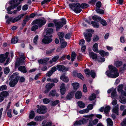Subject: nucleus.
I'll list each match as a JSON object with an SVG mask.
<instances>
[{
	"label": "nucleus",
	"mask_w": 126,
	"mask_h": 126,
	"mask_svg": "<svg viewBox=\"0 0 126 126\" xmlns=\"http://www.w3.org/2000/svg\"><path fill=\"white\" fill-rule=\"evenodd\" d=\"M122 64V62L121 61H117L114 63L115 65L117 67L120 66Z\"/></svg>",
	"instance_id": "nucleus-39"
},
{
	"label": "nucleus",
	"mask_w": 126,
	"mask_h": 126,
	"mask_svg": "<svg viewBox=\"0 0 126 126\" xmlns=\"http://www.w3.org/2000/svg\"><path fill=\"white\" fill-rule=\"evenodd\" d=\"M49 59V58H46L44 59L39 60L38 62L39 63L41 64L45 63L47 62Z\"/></svg>",
	"instance_id": "nucleus-20"
},
{
	"label": "nucleus",
	"mask_w": 126,
	"mask_h": 126,
	"mask_svg": "<svg viewBox=\"0 0 126 126\" xmlns=\"http://www.w3.org/2000/svg\"><path fill=\"white\" fill-rule=\"evenodd\" d=\"M24 15V14H22L20 15L13 19L11 21L13 23H15L17 22L20 20L22 18Z\"/></svg>",
	"instance_id": "nucleus-12"
},
{
	"label": "nucleus",
	"mask_w": 126,
	"mask_h": 126,
	"mask_svg": "<svg viewBox=\"0 0 126 126\" xmlns=\"http://www.w3.org/2000/svg\"><path fill=\"white\" fill-rule=\"evenodd\" d=\"M77 104L79 107L81 108H83L85 107V104L82 101H79L78 102Z\"/></svg>",
	"instance_id": "nucleus-24"
},
{
	"label": "nucleus",
	"mask_w": 126,
	"mask_h": 126,
	"mask_svg": "<svg viewBox=\"0 0 126 126\" xmlns=\"http://www.w3.org/2000/svg\"><path fill=\"white\" fill-rule=\"evenodd\" d=\"M74 94L73 92H71L68 93L66 97V99L67 100H70L73 98L74 95Z\"/></svg>",
	"instance_id": "nucleus-25"
},
{
	"label": "nucleus",
	"mask_w": 126,
	"mask_h": 126,
	"mask_svg": "<svg viewBox=\"0 0 126 126\" xmlns=\"http://www.w3.org/2000/svg\"><path fill=\"white\" fill-rule=\"evenodd\" d=\"M110 107L109 106L106 107L104 109V112L106 114L108 113L110 111Z\"/></svg>",
	"instance_id": "nucleus-40"
},
{
	"label": "nucleus",
	"mask_w": 126,
	"mask_h": 126,
	"mask_svg": "<svg viewBox=\"0 0 126 126\" xmlns=\"http://www.w3.org/2000/svg\"><path fill=\"white\" fill-rule=\"evenodd\" d=\"M61 20V21L58 22L54 21V22L56 27V30L57 31H58L61 28L63 27L64 25L66 24V21L65 19L62 18Z\"/></svg>",
	"instance_id": "nucleus-4"
},
{
	"label": "nucleus",
	"mask_w": 126,
	"mask_h": 126,
	"mask_svg": "<svg viewBox=\"0 0 126 126\" xmlns=\"http://www.w3.org/2000/svg\"><path fill=\"white\" fill-rule=\"evenodd\" d=\"M9 95V93L6 91H4L0 93V101H2L4 98L6 97Z\"/></svg>",
	"instance_id": "nucleus-7"
},
{
	"label": "nucleus",
	"mask_w": 126,
	"mask_h": 126,
	"mask_svg": "<svg viewBox=\"0 0 126 126\" xmlns=\"http://www.w3.org/2000/svg\"><path fill=\"white\" fill-rule=\"evenodd\" d=\"M116 90L113 91L111 94V96L112 97H114L116 95Z\"/></svg>",
	"instance_id": "nucleus-63"
},
{
	"label": "nucleus",
	"mask_w": 126,
	"mask_h": 126,
	"mask_svg": "<svg viewBox=\"0 0 126 126\" xmlns=\"http://www.w3.org/2000/svg\"><path fill=\"white\" fill-rule=\"evenodd\" d=\"M9 53L6 52L5 55L2 54L0 55V63H2L5 61V59L7 58Z\"/></svg>",
	"instance_id": "nucleus-10"
},
{
	"label": "nucleus",
	"mask_w": 126,
	"mask_h": 126,
	"mask_svg": "<svg viewBox=\"0 0 126 126\" xmlns=\"http://www.w3.org/2000/svg\"><path fill=\"white\" fill-rule=\"evenodd\" d=\"M67 44V43L65 42H62L61 44V47L62 48H64L66 46Z\"/></svg>",
	"instance_id": "nucleus-56"
},
{
	"label": "nucleus",
	"mask_w": 126,
	"mask_h": 126,
	"mask_svg": "<svg viewBox=\"0 0 126 126\" xmlns=\"http://www.w3.org/2000/svg\"><path fill=\"white\" fill-rule=\"evenodd\" d=\"M4 73L6 74H7L10 71V69L9 68L6 67L4 68Z\"/></svg>",
	"instance_id": "nucleus-49"
},
{
	"label": "nucleus",
	"mask_w": 126,
	"mask_h": 126,
	"mask_svg": "<svg viewBox=\"0 0 126 126\" xmlns=\"http://www.w3.org/2000/svg\"><path fill=\"white\" fill-rule=\"evenodd\" d=\"M92 36V34L90 33H86L84 35V36L86 39V40L88 42H90L91 40V37Z\"/></svg>",
	"instance_id": "nucleus-17"
},
{
	"label": "nucleus",
	"mask_w": 126,
	"mask_h": 126,
	"mask_svg": "<svg viewBox=\"0 0 126 126\" xmlns=\"http://www.w3.org/2000/svg\"><path fill=\"white\" fill-rule=\"evenodd\" d=\"M107 121L108 123V126H112L113 123L112 120L110 118H108Z\"/></svg>",
	"instance_id": "nucleus-35"
},
{
	"label": "nucleus",
	"mask_w": 126,
	"mask_h": 126,
	"mask_svg": "<svg viewBox=\"0 0 126 126\" xmlns=\"http://www.w3.org/2000/svg\"><path fill=\"white\" fill-rule=\"evenodd\" d=\"M93 50L94 51L96 52H98L97 43H96L94 44L93 47Z\"/></svg>",
	"instance_id": "nucleus-29"
},
{
	"label": "nucleus",
	"mask_w": 126,
	"mask_h": 126,
	"mask_svg": "<svg viewBox=\"0 0 126 126\" xmlns=\"http://www.w3.org/2000/svg\"><path fill=\"white\" fill-rule=\"evenodd\" d=\"M38 124H37L36 122L34 121H32L27 124V125L28 126H35L37 125Z\"/></svg>",
	"instance_id": "nucleus-45"
},
{
	"label": "nucleus",
	"mask_w": 126,
	"mask_h": 126,
	"mask_svg": "<svg viewBox=\"0 0 126 126\" xmlns=\"http://www.w3.org/2000/svg\"><path fill=\"white\" fill-rule=\"evenodd\" d=\"M55 84L53 83H48L46 86V88L47 89L50 90L53 87L55 86Z\"/></svg>",
	"instance_id": "nucleus-28"
},
{
	"label": "nucleus",
	"mask_w": 126,
	"mask_h": 126,
	"mask_svg": "<svg viewBox=\"0 0 126 126\" xmlns=\"http://www.w3.org/2000/svg\"><path fill=\"white\" fill-rule=\"evenodd\" d=\"M46 108L44 106H41L37 110V112L40 114L44 113H46Z\"/></svg>",
	"instance_id": "nucleus-8"
},
{
	"label": "nucleus",
	"mask_w": 126,
	"mask_h": 126,
	"mask_svg": "<svg viewBox=\"0 0 126 126\" xmlns=\"http://www.w3.org/2000/svg\"><path fill=\"white\" fill-rule=\"evenodd\" d=\"M98 7L96 8L95 10L96 12L101 14H103L104 13V10L102 9H100Z\"/></svg>",
	"instance_id": "nucleus-38"
},
{
	"label": "nucleus",
	"mask_w": 126,
	"mask_h": 126,
	"mask_svg": "<svg viewBox=\"0 0 126 126\" xmlns=\"http://www.w3.org/2000/svg\"><path fill=\"white\" fill-rule=\"evenodd\" d=\"M119 110L118 105H117L113 108L112 111L113 112L115 113L116 115H118L119 114V113L118 112Z\"/></svg>",
	"instance_id": "nucleus-16"
},
{
	"label": "nucleus",
	"mask_w": 126,
	"mask_h": 126,
	"mask_svg": "<svg viewBox=\"0 0 126 126\" xmlns=\"http://www.w3.org/2000/svg\"><path fill=\"white\" fill-rule=\"evenodd\" d=\"M82 96V94L80 91H78L76 93L75 97L77 99L80 98Z\"/></svg>",
	"instance_id": "nucleus-30"
},
{
	"label": "nucleus",
	"mask_w": 126,
	"mask_h": 126,
	"mask_svg": "<svg viewBox=\"0 0 126 126\" xmlns=\"http://www.w3.org/2000/svg\"><path fill=\"white\" fill-rule=\"evenodd\" d=\"M58 34L59 37V38L61 42L63 40V37L64 36V34L62 32H59Z\"/></svg>",
	"instance_id": "nucleus-31"
},
{
	"label": "nucleus",
	"mask_w": 126,
	"mask_h": 126,
	"mask_svg": "<svg viewBox=\"0 0 126 126\" xmlns=\"http://www.w3.org/2000/svg\"><path fill=\"white\" fill-rule=\"evenodd\" d=\"M18 70L24 73H26L27 72V70L25 67L24 66H19L18 68Z\"/></svg>",
	"instance_id": "nucleus-18"
},
{
	"label": "nucleus",
	"mask_w": 126,
	"mask_h": 126,
	"mask_svg": "<svg viewBox=\"0 0 126 126\" xmlns=\"http://www.w3.org/2000/svg\"><path fill=\"white\" fill-rule=\"evenodd\" d=\"M119 100L120 102L123 104L126 103V99L122 96H119Z\"/></svg>",
	"instance_id": "nucleus-32"
},
{
	"label": "nucleus",
	"mask_w": 126,
	"mask_h": 126,
	"mask_svg": "<svg viewBox=\"0 0 126 126\" xmlns=\"http://www.w3.org/2000/svg\"><path fill=\"white\" fill-rule=\"evenodd\" d=\"M53 29H52L48 28L47 30L46 33V34L47 35H50L49 37H52V35L51 34H52L53 32Z\"/></svg>",
	"instance_id": "nucleus-21"
},
{
	"label": "nucleus",
	"mask_w": 126,
	"mask_h": 126,
	"mask_svg": "<svg viewBox=\"0 0 126 126\" xmlns=\"http://www.w3.org/2000/svg\"><path fill=\"white\" fill-rule=\"evenodd\" d=\"M86 123V119L85 118H83L81 120L76 121L74 124V126H77L81 125Z\"/></svg>",
	"instance_id": "nucleus-13"
},
{
	"label": "nucleus",
	"mask_w": 126,
	"mask_h": 126,
	"mask_svg": "<svg viewBox=\"0 0 126 126\" xmlns=\"http://www.w3.org/2000/svg\"><path fill=\"white\" fill-rule=\"evenodd\" d=\"M57 67L58 70L62 71L64 72L68 71V68H66L63 65H57Z\"/></svg>",
	"instance_id": "nucleus-14"
},
{
	"label": "nucleus",
	"mask_w": 126,
	"mask_h": 126,
	"mask_svg": "<svg viewBox=\"0 0 126 126\" xmlns=\"http://www.w3.org/2000/svg\"><path fill=\"white\" fill-rule=\"evenodd\" d=\"M109 67L110 71H107L106 72V74L108 77L116 78L119 75V74L116 68L111 65H109Z\"/></svg>",
	"instance_id": "nucleus-2"
},
{
	"label": "nucleus",
	"mask_w": 126,
	"mask_h": 126,
	"mask_svg": "<svg viewBox=\"0 0 126 126\" xmlns=\"http://www.w3.org/2000/svg\"><path fill=\"white\" fill-rule=\"evenodd\" d=\"M18 39L17 38L14 37H13L11 40V43L13 44H15L17 43L18 41Z\"/></svg>",
	"instance_id": "nucleus-34"
},
{
	"label": "nucleus",
	"mask_w": 126,
	"mask_h": 126,
	"mask_svg": "<svg viewBox=\"0 0 126 126\" xmlns=\"http://www.w3.org/2000/svg\"><path fill=\"white\" fill-rule=\"evenodd\" d=\"M53 73V72L50 70L47 73L46 76L48 77H50Z\"/></svg>",
	"instance_id": "nucleus-64"
},
{
	"label": "nucleus",
	"mask_w": 126,
	"mask_h": 126,
	"mask_svg": "<svg viewBox=\"0 0 126 126\" xmlns=\"http://www.w3.org/2000/svg\"><path fill=\"white\" fill-rule=\"evenodd\" d=\"M84 71L86 74V76L87 75H90V74L91 71L88 69H85L84 70Z\"/></svg>",
	"instance_id": "nucleus-51"
},
{
	"label": "nucleus",
	"mask_w": 126,
	"mask_h": 126,
	"mask_svg": "<svg viewBox=\"0 0 126 126\" xmlns=\"http://www.w3.org/2000/svg\"><path fill=\"white\" fill-rule=\"evenodd\" d=\"M7 89V87L6 85H3L0 87V91H2L3 90H6Z\"/></svg>",
	"instance_id": "nucleus-48"
},
{
	"label": "nucleus",
	"mask_w": 126,
	"mask_h": 126,
	"mask_svg": "<svg viewBox=\"0 0 126 126\" xmlns=\"http://www.w3.org/2000/svg\"><path fill=\"white\" fill-rule=\"evenodd\" d=\"M76 56V55L74 52H73L72 53L71 59L72 61H74Z\"/></svg>",
	"instance_id": "nucleus-42"
},
{
	"label": "nucleus",
	"mask_w": 126,
	"mask_h": 126,
	"mask_svg": "<svg viewBox=\"0 0 126 126\" xmlns=\"http://www.w3.org/2000/svg\"><path fill=\"white\" fill-rule=\"evenodd\" d=\"M92 18L94 21H99L101 20V18L100 17L97 16H92Z\"/></svg>",
	"instance_id": "nucleus-33"
},
{
	"label": "nucleus",
	"mask_w": 126,
	"mask_h": 126,
	"mask_svg": "<svg viewBox=\"0 0 126 126\" xmlns=\"http://www.w3.org/2000/svg\"><path fill=\"white\" fill-rule=\"evenodd\" d=\"M46 23L45 20L41 18H39L35 20L32 22V24H36L40 27H41L43 25Z\"/></svg>",
	"instance_id": "nucleus-5"
},
{
	"label": "nucleus",
	"mask_w": 126,
	"mask_h": 126,
	"mask_svg": "<svg viewBox=\"0 0 126 126\" xmlns=\"http://www.w3.org/2000/svg\"><path fill=\"white\" fill-rule=\"evenodd\" d=\"M96 8L98 7V8H100L101 6V2L100 1L97 2L96 4Z\"/></svg>",
	"instance_id": "nucleus-55"
},
{
	"label": "nucleus",
	"mask_w": 126,
	"mask_h": 126,
	"mask_svg": "<svg viewBox=\"0 0 126 126\" xmlns=\"http://www.w3.org/2000/svg\"><path fill=\"white\" fill-rule=\"evenodd\" d=\"M93 106L92 104H89L87 106V109L89 110H91L93 108Z\"/></svg>",
	"instance_id": "nucleus-58"
},
{
	"label": "nucleus",
	"mask_w": 126,
	"mask_h": 126,
	"mask_svg": "<svg viewBox=\"0 0 126 126\" xmlns=\"http://www.w3.org/2000/svg\"><path fill=\"white\" fill-rule=\"evenodd\" d=\"M33 25L31 28L32 31H35L38 28V26L36 24H32Z\"/></svg>",
	"instance_id": "nucleus-41"
},
{
	"label": "nucleus",
	"mask_w": 126,
	"mask_h": 126,
	"mask_svg": "<svg viewBox=\"0 0 126 126\" xmlns=\"http://www.w3.org/2000/svg\"><path fill=\"white\" fill-rule=\"evenodd\" d=\"M59 100H56L52 102V106H54L56 105L59 102Z\"/></svg>",
	"instance_id": "nucleus-53"
},
{
	"label": "nucleus",
	"mask_w": 126,
	"mask_h": 126,
	"mask_svg": "<svg viewBox=\"0 0 126 126\" xmlns=\"http://www.w3.org/2000/svg\"><path fill=\"white\" fill-rule=\"evenodd\" d=\"M49 97H54L55 96L56 97L59 96L58 94L57 93L55 90H52L49 93Z\"/></svg>",
	"instance_id": "nucleus-15"
},
{
	"label": "nucleus",
	"mask_w": 126,
	"mask_h": 126,
	"mask_svg": "<svg viewBox=\"0 0 126 126\" xmlns=\"http://www.w3.org/2000/svg\"><path fill=\"white\" fill-rule=\"evenodd\" d=\"M123 86L122 85H119L118 87L117 90L118 92H120L122 91Z\"/></svg>",
	"instance_id": "nucleus-59"
},
{
	"label": "nucleus",
	"mask_w": 126,
	"mask_h": 126,
	"mask_svg": "<svg viewBox=\"0 0 126 126\" xmlns=\"http://www.w3.org/2000/svg\"><path fill=\"white\" fill-rule=\"evenodd\" d=\"M24 0H19V2H17L18 0H14L11 1L10 2L11 4H14V5H12V6L13 8L16 7L19 4H20L21 2Z\"/></svg>",
	"instance_id": "nucleus-9"
},
{
	"label": "nucleus",
	"mask_w": 126,
	"mask_h": 126,
	"mask_svg": "<svg viewBox=\"0 0 126 126\" xmlns=\"http://www.w3.org/2000/svg\"><path fill=\"white\" fill-rule=\"evenodd\" d=\"M96 97V95L95 94H92L89 97V99L90 100H94Z\"/></svg>",
	"instance_id": "nucleus-44"
},
{
	"label": "nucleus",
	"mask_w": 126,
	"mask_h": 126,
	"mask_svg": "<svg viewBox=\"0 0 126 126\" xmlns=\"http://www.w3.org/2000/svg\"><path fill=\"white\" fill-rule=\"evenodd\" d=\"M69 6L72 9H73V11L76 13L80 12L82 10L79 8L80 7L82 8H86L88 6V5L86 3H82L80 4L78 3H75L73 4H69Z\"/></svg>",
	"instance_id": "nucleus-1"
},
{
	"label": "nucleus",
	"mask_w": 126,
	"mask_h": 126,
	"mask_svg": "<svg viewBox=\"0 0 126 126\" xmlns=\"http://www.w3.org/2000/svg\"><path fill=\"white\" fill-rule=\"evenodd\" d=\"M121 126H126V118L123 120L121 123Z\"/></svg>",
	"instance_id": "nucleus-60"
},
{
	"label": "nucleus",
	"mask_w": 126,
	"mask_h": 126,
	"mask_svg": "<svg viewBox=\"0 0 126 126\" xmlns=\"http://www.w3.org/2000/svg\"><path fill=\"white\" fill-rule=\"evenodd\" d=\"M89 112V110L87 109L83 110H80L79 112L81 114H83L85 113H88Z\"/></svg>",
	"instance_id": "nucleus-47"
},
{
	"label": "nucleus",
	"mask_w": 126,
	"mask_h": 126,
	"mask_svg": "<svg viewBox=\"0 0 126 126\" xmlns=\"http://www.w3.org/2000/svg\"><path fill=\"white\" fill-rule=\"evenodd\" d=\"M60 79L64 81L67 82L69 81V79L68 77H66L64 74H63L61 76Z\"/></svg>",
	"instance_id": "nucleus-19"
},
{
	"label": "nucleus",
	"mask_w": 126,
	"mask_h": 126,
	"mask_svg": "<svg viewBox=\"0 0 126 126\" xmlns=\"http://www.w3.org/2000/svg\"><path fill=\"white\" fill-rule=\"evenodd\" d=\"M38 37V35H36L34 38L33 40V42L35 44H36L37 43V39Z\"/></svg>",
	"instance_id": "nucleus-50"
},
{
	"label": "nucleus",
	"mask_w": 126,
	"mask_h": 126,
	"mask_svg": "<svg viewBox=\"0 0 126 126\" xmlns=\"http://www.w3.org/2000/svg\"><path fill=\"white\" fill-rule=\"evenodd\" d=\"M91 23L92 26L98 28L99 27L98 23L96 22L92 21L91 22Z\"/></svg>",
	"instance_id": "nucleus-36"
},
{
	"label": "nucleus",
	"mask_w": 126,
	"mask_h": 126,
	"mask_svg": "<svg viewBox=\"0 0 126 126\" xmlns=\"http://www.w3.org/2000/svg\"><path fill=\"white\" fill-rule=\"evenodd\" d=\"M89 55L90 57L93 59H96L97 58V55L93 52H89Z\"/></svg>",
	"instance_id": "nucleus-27"
},
{
	"label": "nucleus",
	"mask_w": 126,
	"mask_h": 126,
	"mask_svg": "<svg viewBox=\"0 0 126 126\" xmlns=\"http://www.w3.org/2000/svg\"><path fill=\"white\" fill-rule=\"evenodd\" d=\"M90 74L91 76L93 78H94L95 76V73L94 71L93 70H91V71Z\"/></svg>",
	"instance_id": "nucleus-46"
},
{
	"label": "nucleus",
	"mask_w": 126,
	"mask_h": 126,
	"mask_svg": "<svg viewBox=\"0 0 126 126\" xmlns=\"http://www.w3.org/2000/svg\"><path fill=\"white\" fill-rule=\"evenodd\" d=\"M25 59L24 56L20 57L19 60L17 61L15 64V68H16L19 66L23 64L24 63V60Z\"/></svg>",
	"instance_id": "nucleus-6"
},
{
	"label": "nucleus",
	"mask_w": 126,
	"mask_h": 126,
	"mask_svg": "<svg viewBox=\"0 0 126 126\" xmlns=\"http://www.w3.org/2000/svg\"><path fill=\"white\" fill-rule=\"evenodd\" d=\"M100 55L102 56H108L109 55V53L108 52H105L103 50H101L98 52Z\"/></svg>",
	"instance_id": "nucleus-23"
},
{
	"label": "nucleus",
	"mask_w": 126,
	"mask_h": 126,
	"mask_svg": "<svg viewBox=\"0 0 126 126\" xmlns=\"http://www.w3.org/2000/svg\"><path fill=\"white\" fill-rule=\"evenodd\" d=\"M44 116H37L35 117L34 118L35 120L37 121H41L45 118Z\"/></svg>",
	"instance_id": "nucleus-26"
},
{
	"label": "nucleus",
	"mask_w": 126,
	"mask_h": 126,
	"mask_svg": "<svg viewBox=\"0 0 126 126\" xmlns=\"http://www.w3.org/2000/svg\"><path fill=\"white\" fill-rule=\"evenodd\" d=\"M43 101L44 103L45 104H47L49 103L50 102V100L47 98H44L43 99Z\"/></svg>",
	"instance_id": "nucleus-54"
},
{
	"label": "nucleus",
	"mask_w": 126,
	"mask_h": 126,
	"mask_svg": "<svg viewBox=\"0 0 126 126\" xmlns=\"http://www.w3.org/2000/svg\"><path fill=\"white\" fill-rule=\"evenodd\" d=\"M72 85L75 89H77L79 87V84L78 83H72Z\"/></svg>",
	"instance_id": "nucleus-37"
},
{
	"label": "nucleus",
	"mask_w": 126,
	"mask_h": 126,
	"mask_svg": "<svg viewBox=\"0 0 126 126\" xmlns=\"http://www.w3.org/2000/svg\"><path fill=\"white\" fill-rule=\"evenodd\" d=\"M59 57L58 55L54 56L52 59L50 60L49 61V63L52 64L53 62H56L59 58Z\"/></svg>",
	"instance_id": "nucleus-22"
},
{
	"label": "nucleus",
	"mask_w": 126,
	"mask_h": 126,
	"mask_svg": "<svg viewBox=\"0 0 126 126\" xmlns=\"http://www.w3.org/2000/svg\"><path fill=\"white\" fill-rule=\"evenodd\" d=\"M35 116V113L33 111H32L30 112L29 115V118L32 119Z\"/></svg>",
	"instance_id": "nucleus-43"
},
{
	"label": "nucleus",
	"mask_w": 126,
	"mask_h": 126,
	"mask_svg": "<svg viewBox=\"0 0 126 126\" xmlns=\"http://www.w3.org/2000/svg\"><path fill=\"white\" fill-rule=\"evenodd\" d=\"M60 92L62 95L64 94L65 93L66 89H60Z\"/></svg>",
	"instance_id": "nucleus-61"
},
{
	"label": "nucleus",
	"mask_w": 126,
	"mask_h": 126,
	"mask_svg": "<svg viewBox=\"0 0 126 126\" xmlns=\"http://www.w3.org/2000/svg\"><path fill=\"white\" fill-rule=\"evenodd\" d=\"M18 73H13L11 76L10 79H12L15 78L14 80H12L10 82L9 85L11 87H13L17 83L19 78V77L18 76Z\"/></svg>",
	"instance_id": "nucleus-3"
},
{
	"label": "nucleus",
	"mask_w": 126,
	"mask_h": 126,
	"mask_svg": "<svg viewBox=\"0 0 126 126\" xmlns=\"http://www.w3.org/2000/svg\"><path fill=\"white\" fill-rule=\"evenodd\" d=\"M45 38L43 39L42 40V42L45 44H48L51 42L52 41V39L49 38L48 37L45 36Z\"/></svg>",
	"instance_id": "nucleus-11"
},
{
	"label": "nucleus",
	"mask_w": 126,
	"mask_h": 126,
	"mask_svg": "<svg viewBox=\"0 0 126 126\" xmlns=\"http://www.w3.org/2000/svg\"><path fill=\"white\" fill-rule=\"evenodd\" d=\"M100 22L102 25L104 26H106L107 25L106 22L103 19H102Z\"/></svg>",
	"instance_id": "nucleus-57"
},
{
	"label": "nucleus",
	"mask_w": 126,
	"mask_h": 126,
	"mask_svg": "<svg viewBox=\"0 0 126 126\" xmlns=\"http://www.w3.org/2000/svg\"><path fill=\"white\" fill-rule=\"evenodd\" d=\"M98 60L99 62H103L105 61V59L104 58L100 57L98 58Z\"/></svg>",
	"instance_id": "nucleus-62"
},
{
	"label": "nucleus",
	"mask_w": 126,
	"mask_h": 126,
	"mask_svg": "<svg viewBox=\"0 0 126 126\" xmlns=\"http://www.w3.org/2000/svg\"><path fill=\"white\" fill-rule=\"evenodd\" d=\"M77 76L79 78L81 79L82 80H83L84 79V78L81 74L78 73L77 74Z\"/></svg>",
	"instance_id": "nucleus-52"
}]
</instances>
